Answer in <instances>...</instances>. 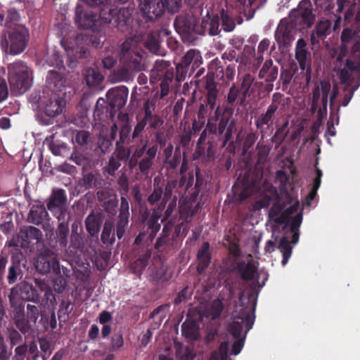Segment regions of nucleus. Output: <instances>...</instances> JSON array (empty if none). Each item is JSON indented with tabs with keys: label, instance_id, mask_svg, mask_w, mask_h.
<instances>
[{
	"label": "nucleus",
	"instance_id": "1",
	"mask_svg": "<svg viewBox=\"0 0 360 360\" xmlns=\"http://www.w3.org/2000/svg\"><path fill=\"white\" fill-rule=\"evenodd\" d=\"M314 18L311 2L309 0L302 1L297 10L292 13L290 22L282 19L275 31L274 37L278 48L288 49L295 39V27L299 30L310 27Z\"/></svg>",
	"mask_w": 360,
	"mask_h": 360
},
{
	"label": "nucleus",
	"instance_id": "2",
	"mask_svg": "<svg viewBox=\"0 0 360 360\" xmlns=\"http://www.w3.org/2000/svg\"><path fill=\"white\" fill-rule=\"evenodd\" d=\"M240 302L232 313L233 321L228 328L235 339L231 348V354L233 355H238L244 346L245 336H241L242 330L245 329L247 333L252 328L255 321L254 311L256 303L255 302L252 307L245 306L241 298Z\"/></svg>",
	"mask_w": 360,
	"mask_h": 360
},
{
	"label": "nucleus",
	"instance_id": "3",
	"mask_svg": "<svg viewBox=\"0 0 360 360\" xmlns=\"http://www.w3.org/2000/svg\"><path fill=\"white\" fill-rule=\"evenodd\" d=\"M132 11L129 7L118 8L112 4H107L100 11L101 23L112 25L122 32L131 29Z\"/></svg>",
	"mask_w": 360,
	"mask_h": 360
},
{
	"label": "nucleus",
	"instance_id": "4",
	"mask_svg": "<svg viewBox=\"0 0 360 360\" xmlns=\"http://www.w3.org/2000/svg\"><path fill=\"white\" fill-rule=\"evenodd\" d=\"M8 78L11 91L15 95L22 94L32 86V70L21 60L8 65Z\"/></svg>",
	"mask_w": 360,
	"mask_h": 360
},
{
	"label": "nucleus",
	"instance_id": "5",
	"mask_svg": "<svg viewBox=\"0 0 360 360\" xmlns=\"http://www.w3.org/2000/svg\"><path fill=\"white\" fill-rule=\"evenodd\" d=\"M148 140L141 139V144L135 146L133 153L127 161L130 169L132 170L138 166L141 174H148L154 164L158 146L157 144H154L148 147Z\"/></svg>",
	"mask_w": 360,
	"mask_h": 360
},
{
	"label": "nucleus",
	"instance_id": "6",
	"mask_svg": "<svg viewBox=\"0 0 360 360\" xmlns=\"http://www.w3.org/2000/svg\"><path fill=\"white\" fill-rule=\"evenodd\" d=\"M29 39V30L25 25H18L8 30L7 34H1V46L6 53L15 56L25 51Z\"/></svg>",
	"mask_w": 360,
	"mask_h": 360
},
{
	"label": "nucleus",
	"instance_id": "7",
	"mask_svg": "<svg viewBox=\"0 0 360 360\" xmlns=\"http://www.w3.org/2000/svg\"><path fill=\"white\" fill-rule=\"evenodd\" d=\"M213 111L206 120V126L210 134L222 136L221 147L224 148L233 137L234 123H229V118L221 112L219 104Z\"/></svg>",
	"mask_w": 360,
	"mask_h": 360
},
{
	"label": "nucleus",
	"instance_id": "8",
	"mask_svg": "<svg viewBox=\"0 0 360 360\" xmlns=\"http://www.w3.org/2000/svg\"><path fill=\"white\" fill-rule=\"evenodd\" d=\"M119 56L121 63L136 74L144 70L146 67L142 50L132 38L127 39L121 44Z\"/></svg>",
	"mask_w": 360,
	"mask_h": 360
},
{
	"label": "nucleus",
	"instance_id": "9",
	"mask_svg": "<svg viewBox=\"0 0 360 360\" xmlns=\"http://www.w3.org/2000/svg\"><path fill=\"white\" fill-rule=\"evenodd\" d=\"M340 79L342 84H354V88H345L341 103L338 105L347 106L353 97L354 91L360 85V62L356 63L347 58L342 69L340 72Z\"/></svg>",
	"mask_w": 360,
	"mask_h": 360
},
{
	"label": "nucleus",
	"instance_id": "10",
	"mask_svg": "<svg viewBox=\"0 0 360 360\" xmlns=\"http://www.w3.org/2000/svg\"><path fill=\"white\" fill-rule=\"evenodd\" d=\"M174 69L168 60H157L150 72L151 83L160 82V98L166 96L169 91V85L175 77Z\"/></svg>",
	"mask_w": 360,
	"mask_h": 360
},
{
	"label": "nucleus",
	"instance_id": "11",
	"mask_svg": "<svg viewBox=\"0 0 360 360\" xmlns=\"http://www.w3.org/2000/svg\"><path fill=\"white\" fill-rule=\"evenodd\" d=\"M203 59L201 53L195 49H189L176 65L175 79L182 82L187 77L193 75L195 70L202 65Z\"/></svg>",
	"mask_w": 360,
	"mask_h": 360
},
{
	"label": "nucleus",
	"instance_id": "12",
	"mask_svg": "<svg viewBox=\"0 0 360 360\" xmlns=\"http://www.w3.org/2000/svg\"><path fill=\"white\" fill-rule=\"evenodd\" d=\"M143 116L138 120L134 127V136H137L139 134H142L148 125V129L156 130L160 128L163 124L164 121L162 117L155 114V103L154 101L147 99L143 106Z\"/></svg>",
	"mask_w": 360,
	"mask_h": 360
},
{
	"label": "nucleus",
	"instance_id": "13",
	"mask_svg": "<svg viewBox=\"0 0 360 360\" xmlns=\"http://www.w3.org/2000/svg\"><path fill=\"white\" fill-rule=\"evenodd\" d=\"M219 95L217 83L214 82L212 76L209 75L205 85V100L201 103L197 111L198 118L206 120L209 115L217 106V101Z\"/></svg>",
	"mask_w": 360,
	"mask_h": 360
},
{
	"label": "nucleus",
	"instance_id": "14",
	"mask_svg": "<svg viewBox=\"0 0 360 360\" xmlns=\"http://www.w3.org/2000/svg\"><path fill=\"white\" fill-rule=\"evenodd\" d=\"M174 26L176 32L188 40H193L198 34H204L202 27L197 24L196 19L191 15L181 14L177 15L174 22Z\"/></svg>",
	"mask_w": 360,
	"mask_h": 360
},
{
	"label": "nucleus",
	"instance_id": "15",
	"mask_svg": "<svg viewBox=\"0 0 360 360\" xmlns=\"http://www.w3.org/2000/svg\"><path fill=\"white\" fill-rule=\"evenodd\" d=\"M295 58L300 70L304 71V76L307 84H309L311 79V53L307 41L302 38L297 41Z\"/></svg>",
	"mask_w": 360,
	"mask_h": 360
},
{
	"label": "nucleus",
	"instance_id": "16",
	"mask_svg": "<svg viewBox=\"0 0 360 360\" xmlns=\"http://www.w3.org/2000/svg\"><path fill=\"white\" fill-rule=\"evenodd\" d=\"M282 97L283 94L280 93L274 94L271 103L267 107L265 112H263L258 117H255V127L261 133L264 131L265 126H266L267 128H269L273 125L274 120L278 113V105L281 102Z\"/></svg>",
	"mask_w": 360,
	"mask_h": 360
},
{
	"label": "nucleus",
	"instance_id": "17",
	"mask_svg": "<svg viewBox=\"0 0 360 360\" xmlns=\"http://www.w3.org/2000/svg\"><path fill=\"white\" fill-rule=\"evenodd\" d=\"M41 231L32 226H25L20 229L17 239H12L9 241V247H18L22 249H28L32 240L39 241L41 239Z\"/></svg>",
	"mask_w": 360,
	"mask_h": 360
},
{
	"label": "nucleus",
	"instance_id": "18",
	"mask_svg": "<svg viewBox=\"0 0 360 360\" xmlns=\"http://www.w3.org/2000/svg\"><path fill=\"white\" fill-rule=\"evenodd\" d=\"M36 270L41 274H47L52 270L55 274H60V263L54 253L45 250L37 257L35 263Z\"/></svg>",
	"mask_w": 360,
	"mask_h": 360
},
{
	"label": "nucleus",
	"instance_id": "19",
	"mask_svg": "<svg viewBox=\"0 0 360 360\" xmlns=\"http://www.w3.org/2000/svg\"><path fill=\"white\" fill-rule=\"evenodd\" d=\"M67 196L65 190L58 188L53 190V193L47 202V208L51 212H54V215L58 221L62 219L63 215H67V220H69L70 215L66 210H63L62 207L66 203Z\"/></svg>",
	"mask_w": 360,
	"mask_h": 360
},
{
	"label": "nucleus",
	"instance_id": "20",
	"mask_svg": "<svg viewBox=\"0 0 360 360\" xmlns=\"http://www.w3.org/2000/svg\"><path fill=\"white\" fill-rule=\"evenodd\" d=\"M27 221L47 230L50 226V217L44 205H33L28 213Z\"/></svg>",
	"mask_w": 360,
	"mask_h": 360
},
{
	"label": "nucleus",
	"instance_id": "21",
	"mask_svg": "<svg viewBox=\"0 0 360 360\" xmlns=\"http://www.w3.org/2000/svg\"><path fill=\"white\" fill-rule=\"evenodd\" d=\"M140 6L143 16L150 21L157 20L165 11V5L163 0H144Z\"/></svg>",
	"mask_w": 360,
	"mask_h": 360
},
{
	"label": "nucleus",
	"instance_id": "22",
	"mask_svg": "<svg viewBox=\"0 0 360 360\" xmlns=\"http://www.w3.org/2000/svg\"><path fill=\"white\" fill-rule=\"evenodd\" d=\"M128 94V88L125 86L111 88L106 94L108 105L114 110L121 109L126 104Z\"/></svg>",
	"mask_w": 360,
	"mask_h": 360
},
{
	"label": "nucleus",
	"instance_id": "23",
	"mask_svg": "<svg viewBox=\"0 0 360 360\" xmlns=\"http://www.w3.org/2000/svg\"><path fill=\"white\" fill-rule=\"evenodd\" d=\"M120 200L119 215L116 223V236L119 239H121L125 233L126 229L128 226L130 215L128 200L125 196L122 195Z\"/></svg>",
	"mask_w": 360,
	"mask_h": 360
},
{
	"label": "nucleus",
	"instance_id": "24",
	"mask_svg": "<svg viewBox=\"0 0 360 360\" xmlns=\"http://www.w3.org/2000/svg\"><path fill=\"white\" fill-rule=\"evenodd\" d=\"M158 208L154 209L151 216H150V212L145 210L141 214V221L146 223L148 233V238L152 241L156 236L161 228V224L158 223V220L161 217V212Z\"/></svg>",
	"mask_w": 360,
	"mask_h": 360
},
{
	"label": "nucleus",
	"instance_id": "25",
	"mask_svg": "<svg viewBox=\"0 0 360 360\" xmlns=\"http://www.w3.org/2000/svg\"><path fill=\"white\" fill-rule=\"evenodd\" d=\"M262 176H251L245 178L243 183V188L239 195L240 201L258 194L261 190Z\"/></svg>",
	"mask_w": 360,
	"mask_h": 360
},
{
	"label": "nucleus",
	"instance_id": "26",
	"mask_svg": "<svg viewBox=\"0 0 360 360\" xmlns=\"http://www.w3.org/2000/svg\"><path fill=\"white\" fill-rule=\"evenodd\" d=\"M174 223L169 221L163 226L161 235L158 238L155 244V248L159 250L164 245L176 246L177 240L180 239L178 236L174 235L173 231Z\"/></svg>",
	"mask_w": 360,
	"mask_h": 360
},
{
	"label": "nucleus",
	"instance_id": "27",
	"mask_svg": "<svg viewBox=\"0 0 360 360\" xmlns=\"http://www.w3.org/2000/svg\"><path fill=\"white\" fill-rule=\"evenodd\" d=\"M98 200L101 202L103 210L109 217H114L117 214L118 199L116 195L110 194L105 190L97 192Z\"/></svg>",
	"mask_w": 360,
	"mask_h": 360
},
{
	"label": "nucleus",
	"instance_id": "28",
	"mask_svg": "<svg viewBox=\"0 0 360 360\" xmlns=\"http://www.w3.org/2000/svg\"><path fill=\"white\" fill-rule=\"evenodd\" d=\"M97 15L91 11H83L82 7H76L75 22L84 29H92L96 26Z\"/></svg>",
	"mask_w": 360,
	"mask_h": 360
},
{
	"label": "nucleus",
	"instance_id": "29",
	"mask_svg": "<svg viewBox=\"0 0 360 360\" xmlns=\"http://www.w3.org/2000/svg\"><path fill=\"white\" fill-rule=\"evenodd\" d=\"M134 129L132 131L131 126L129 123L122 124L119 130V139L116 143L123 144H141V139L143 138L142 134L134 136Z\"/></svg>",
	"mask_w": 360,
	"mask_h": 360
},
{
	"label": "nucleus",
	"instance_id": "30",
	"mask_svg": "<svg viewBox=\"0 0 360 360\" xmlns=\"http://www.w3.org/2000/svg\"><path fill=\"white\" fill-rule=\"evenodd\" d=\"M17 289L18 294L22 300L31 302L37 304L40 303L38 291L32 284L23 281L18 285Z\"/></svg>",
	"mask_w": 360,
	"mask_h": 360
},
{
	"label": "nucleus",
	"instance_id": "31",
	"mask_svg": "<svg viewBox=\"0 0 360 360\" xmlns=\"http://www.w3.org/2000/svg\"><path fill=\"white\" fill-rule=\"evenodd\" d=\"M103 219L104 215L103 213H94L93 211L86 217V229L91 237H98Z\"/></svg>",
	"mask_w": 360,
	"mask_h": 360
},
{
	"label": "nucleus",
	"instance_id": "32",
	"mask_svg": "<svg viewBox=\"0 0 360 360\" xmlns=\"http://www.w3.org/2000/svg\"><path fill=\"white\" fill-rule=\"evenodd\" d=\"M11 306L13 307V318L16 326L23 333H27L32 326L26 324V311L25 310V304L22 303L13 304L10 297Z\"/></svg>",
	"mask_w": 360,
	"mask_h": 360
},
{
	"label": "nucleus",
	"instance_id": "33",
	"mask_svg": "<svg viewBox=\"0 0 360 360\" xmlns=\"http://www.w3.org/2000/svg\"><path fill=\"white\" fill-rule=\"evenodd\" d=\"M236 269L243 281H250L253 280L257 266L252 259L248 263L241 260L236 262Z\"/></svg>",
	"mask_w": 360,
	"mask_h": 360
},
{
	"label": "nucleus",
	"instance_id": "34",
	"mask_svg": "<svg viewBox=\"0 0 360 360\" xmlns=\"http://www.w3.org/2000/svg\"><path fill=\"white\" fill-rule=\"evenodd\" d=\"M210 243L208 242H204L202 246L198 251L197 259L198 266L197 271L199 274L203 273L211 263V254L210 252Z\"/></svg>",
	"mask_w": 360,
	"mask_h": 360
},
{
	"label": "nucleus",
	"instance_id": "35",
	"mask_svg": "<svg viewBox=\"0 0 360 360\" xmlns=\"http://www.w3.org/2000/svg\"><path fill=\"white\" fill-rule=\"evenodd\" d=\"M255 77L250 73H246L239 79L238 85L241 96L240 97V105H243L246 102L247 98L252 94L250 90Z\"/></svg>",
	"mask_w": 360,
	"mask_h": 360
},
{
	"label": "nucleus",
	"instance_id": "36",
	"mask_svg": "<svg viewBox=\"0 0 360 360\" xmlns=\"http://www.w3.org/2000/svg\"><path fill=\"white\" fill-rule=\"evenodd\" d=\"M22 254H15L11 256V264L8 267L7 281L9 285L17 282L18 276H22V269L20 268Z\"/></svg>",
	"mask_w": 360,
	"mask_h": 360
},
{
	"label": "nucleus",
	"instance_id": "37",
	"mask_svg": "<svg viewBox=\"0 0 360 360\" xmlns=\"http://www.w3.org/2000/svg\"><path fill=\"white\" fill-rule=\"evenodd\" d=\"M66 82L65 78L56 70H49L46 77L47 88L53 93L62 91Z\"/></svg>",
	"mask_w": 360,
	"mask_h": 360
},
{
	"label": "nucleus",
	"instance_id": "38",
	"mask_svg": "<svg viewBox=\"0 0 360 360\" xmlns=\"http://www.w3.org/2000/svg\"><path fill=\"white\" fill-rule=\"evenodd\" d=\"M278 74V66L274 65L271 59H269L263 64L258 76L260 79H264L267 83H271L277 79Z\"/></svg>",
	"mask_w": 360,
	"mask_h": 360
},
{
	"label": "nucleus",
	"instance_id": "39",
	"mask_svg": "<svg viewBox=\"0 0 360 360\" xmlns=\"http://www.w3.org/2000/svg\"><path fill=\"white\" fill-rule=\"evenodd\" d=\"M20 20V15L15 8H11L0 15V24L9 30H12L13 27L22 25Z\"/></svg>",
	"mask_w": 360,
	"mask_h": 360
},
{
	"label": "nucleus",
	"instance_id": "40",
	"mask_svg": "<svg viewBox=\"0 0 360 360\" xmlns=\"http://www.w3.org/2000/svg\"><path fill=\"white\" fill-rule=\"evenodd\" d=\"M131 70L122 64L121 67L114 70L110 75V79L112 82H132L136 76Z\"/></svg>",
	"mask_w": 360,
	"mask_h": 360
},
{
	"label": "nucleus",
	"instance_id": "41",
	"mask_svg": "<svg viewBox=\"0 0 360 360\" xmlns=\"http://www.w3.org/2000/svg\"><path fill=\"white\" fill-rule=\"evenodd\" d=\"M151 257V252L149 249L146 248L143 250V254L131 264V271L133 274L141 277L143 271L148 264V260Z\"/></svg>",
	"mask_w": 360,
	"mask_h": 360
},
{
	"label": "nucleus",
	"instance_id": "42",
	"mask_svg": "<svg viewBox=\"0 0 360 360\" xmlns=\"http://www.w3.org/2000/svg\"><path fill=\"white\" fill-rule=\"evenodd\" d=\"M331 23L329 20H321L316 26L315 30L310 34V40L313 45L319 43L320 39H324L328 30H330Z\"/></svg>",
	"mask_w": 360,
	"mask_h": 360
},
{
	"label": "nucleus",
	"instance_id": "43",
	"mask_svg": "<svg viewBox=\"0 0 360 360\" xmlns=\"http://www.w3.org/2000/svg\"><path fill=\"white\" fill-rule=\"evenodd\" d=\"M184 158H187L186 152H181L180 146H176L173 155L164 160L167 170L176 171L179 165H181Z\"/></svg>",
	"mask_w": 360,
	"mask_h": 360
},
{
	"label": "nucleus",
	"instance_id": "44",
	"mask_svg": "<svg viewBox=\"0 0 360 360\" xmlns=\"http://www.w3.org/2000/svg\"><path fill=\"white\" fill-rule=\"evenodd\" d=\"M66 217L67 215H63L62 219L58 221L59 225L56 231L58 241L63 248L66 247L68 243V235L70 232L68 221H65Z\"/></svg>",
	"mask_w": 360,
	"mask_h": 360
},
{
	"label": "nucleus",
	"instance_id": "45",
	"mask_svg": "<svg viewBox=\"0 0 360 360\" xmlns=\"http://www.w3.org/2000/svg\"><path fill=\"white\" fill-rule=\"evenodd\" d=\"M63 108L62 101L54 97L50 98L45 104L44 113L50 117H54L62 112Z\"/></svg>",
	"mask_w": 360,
	"mask_h": 360
},
{
	"label": "nucleus",
	"instance_id": "46",
	"mask_svg": "<svg viewBox=\"0 0 360 360\" xmlns=\"http://www.w3.org/2000/svg\"><path fill=\"white\" fill-rule=\"evenodd\" d=\"M114 228V223L112 219H108L103 224V229L101 236V240L105 245H110L115 243V233H112Z\"/></svg>",
	"mask_w": 360,
	"mask_h": 360
},
{
	"label": "nucleus",
	"instance_id": "47",
	"mask_svg": "<svg viewBox=\"0 0 360 360\" xmlns=\"http://www.w3.org/2000/svg\"><path fill=\"white\" fill-rule=\"evenodd\" d=\"M146 47L153 54L165 56V51L161 48L158 36L154 34H150L147 36L146 40Z\"/></svg>",
	"mask_w": 360,
	"mask_h": 360
},
{
	"label": "nucleus",
	"instance_id": "48",
	"mask_svg": "<svg viewBox=\"0 0 360 360\" xmlns=\"http://www.w3.org/2000/svg\"><path fill=\"white\" fill-rule=\"evenodd\" d=\"M136 145L132 144L130 146H126L125 144L115 143V150L112 155L120 160L127 162Z\"/></svg>",
	"mask_w": 360,
	"mask_h": 360
},
{
	"label": "nucleus",
	"instance_id": "49",
	"mask_svg": "<svg viewBox=\"0 0 360 360\" xmlns=\"http://www.w3.org/2000/svg\"><path fill=\"white\" fill-rule=\"evenodd\" d=\"M42 311L40 305L27 304L26 305V324L31 326L30 323H32L35 326Z\"/></svg>",
	"mask_w": 360,
	"mask_h": 360
},
{
	"label": "nucleus",
	"instance_id": "50",
	"mask_svg": "<svg viewBox=\"0 0 360 360\" xmlns=\"http://www.w3.org/2000/svg\"><path fill=\"white\" fill-rule=\"evenodd\" d=\"M353 19L356 22H360V0H352V4H350L345 12V21L350 22Z\"/></svg>",
	"mask_w": 360,
	"mask_h": 360
},
{
	"label": "nucleus",
	"instance_id": "51",
	"mask_svg": "<svg viewBox=\"0 0 360 360\" xmlns=\"http://www.w3.org/2000/svg\"><path fill=\"white\" fill-rule=\"evenodd\" d=\"M214 74L217 75V77L221 76L224 77V67L221 64V61L216 58L213 59L208 65V72L205 76V83L207 82V77L209 75L212 76L214 82Z\"/></svg>",
	"mask_w": 360,
	"mask_h": 360
},
{
	"label": "nucleus",
	"instance_id": "52",
	"mask_svg": "<svg viewBox=\"0 0 360 360\" xmlns=\"http://www.w3.org/2000/svg\"><path fill=\"white\" fill-rule=\"evenodd\" d=\"M278 249L282 253L283 259L282 265L285 266L292 255V248L288 239L285 236H283L279 241Z\"/></svg>",
	"mask_w": 360,
	"mask_h": 360
},
{
	"label": "nucleus",
	"instance_id": "53",
	"mask_svg": "<svg viewBox=\"0 0 360 360\" xmlns=\"http://www.w3.org/2000/svg\"><path fill=\"white\" fill-rule=\"evenodd\" d=\"M220 20L224 31L232 32L236 27L234 19L229 14V12L224 8L220 11Z\"/></svg>",
	"mask_w": 360,
	"mask_h": 360
},
{
	"label": "nucleus",
	"instance_id": "54",
	"mask_svg": "<svg viewBox=\"0 0 360 360\" xmlns=\"http://www.w3.org/2000/svg\"><path fill=\"white\" fill-rule=\"evenodd\" d=\"M338 88L337 87H333V90H332V94H331V96H330V117H329V121H328V124H332L333 121V122L335 123L336 117H337V116H339L338 115V112H339V110H340V105H338L336 108H335V107H334V105H335V98L338 96Z\"/></svg>",
	"mask_w": 360,
	"mask_h": 360
},
{
	"label": "nucleus",
	"instance_id": "55",
	"mask_svg": "<svg viewBox=\"0 0 360 360\" xmlns=\"http://www.w3.org/2000/svg\"><path fill=\"white\" fill-rule=\"evenodd\" d=\"M77 44H90L94 48H98L101 46V39L96 34H84L77 37L75 39Z\"/></svg>",
	"mask_w": 360,
	"mask_h": 360
},
{
	"label": "nucleus",
	"instance_id": "56",
	"mask_svg": "<svg viewBox=\"0 0 360 360\" xmlns=\"http://www.w3.org/2000/svg\"><path fill=\"white\" fill-rule=\"evenodd\" d=\"M103 80V75L94 69H89L86 72V82L89 86H94L100 84Z\"/></svg>",
	"mask_w": 360,
	"mask_h": 360
},
{
	"label": "nucleus",
	"instance_id": "57",
	"mask_svg": "<svg viewBox=\"0 0 360 360\" xmlns=\"http://www.w3.org/2000/svg\"><path fill=\"white\" fill-rule=\"evenodd\" d=\"M241 96L239 87L233 83L230 87L229 92L226 96V102L230 105H233L235 103L240 105V97Z\"/></svg>",
	"mask_w": 360,
	"mask_h": 360
},
{
	"label": "nucleus",
	"instance_id": "58",
	"mask_svg": "<svg viewBox=\"0 0 360 360\" xmlns=\"http://www.w3.org/2000/svg\"><path fill=\"white\" fill-rule=\"evenodd\" d=\"M288 126V122L286 121L281 127L276 129L275 134L271 138L272 142L276 143L278 146L285 141L288 135V131H286Z\"/></svg>",
	"mask_w": 360,
	"mask_h": 360
},
{
	"label": "nucleus",
	"instance_id": "59",
	"mask_svg": "<svg viewBox=\"0 0 360 360\" xmlns=\"http://www.w3.org/2000/svg\"><path fill=\"white\" fill-rule=\"evenodd\" d=\"M173 198V186L170 183H167L163 191L162 200L158 205V210L159 211H163L166 207L167 202H169Z\"/></svg>",
	"mask_w": 360,
	"mask_h": 360
},
{
	"label": "nucleus",
	"instance_id": "60",
	"mask_svg": "<svg viewBox=\"0 0 360 360\" xmlns=\"http://www.w3.org/2000/svg\"><path fill=\"white\" fill-rule=\"evenodd\" d=\"M283 209V205L279 201L274 202L272 207L270 208L269 213V217L276 222H281V219H283V215L282 213Z\"/></svg>",
	"mask_w": 360,
	"mask_h": 360
},
{
	"label": "nucleus",
	"instance_id": "61",
	"mask_svg": "<svg viewBox=\"0 0 360 360\" xmlns=\"http://www.w3.org/2000/svg\"><path fill=\"white\" fill-rule=\"evenodd\" d=\"M176 355L179 360H193L195 356L190 347L182 345L176 347Z\"/></svg>",
	"mask_w": 360,
	"mask_h": 360
},
{
	"label": "nucleus",
	"instance_id": "62",
	"mask_svg": "<svg viewBox=\"0 0 360 360\" xmlns=\"http://www.w3.org/2000/svg\"><path fill=\"white\" fill-rule=\"evenodd\" d=\"M121 160L115 158L113 155L110 156L108 164L104 167V172L110 176H115L116 171L121 166Z\"/></svg>",
	"mask_w": 360,
	"mask_h": 360
},
{
	"label": "nucleus",
	"instance_id": "63",
	"mask_svg": "<svg viewBox=\"0 0 360 360\" xmlns=\"http://www.w3.org/2000/svg\"><path fill=\"white\" fill-rule=\"evenodd\" d=\"M46 63L49 66H53L59 70L65 69L63 56L58 51H53L46 60Z\"/></svg>",
	"mask_w": 360,
	"mask_h": 360
},
{
	"label": "nucleus",
	"instance_id": "64",
	"mask_svg": "<svg viewBox=\"0 0 360 360\" xmlns=\"http://www.w3.org/2000/svg\"><path fill=\"white\" fill-rule=\"evenodd\" d=\"M196 326L193 322H184L181 325V333L186 338L194 339L196 335Z\"/></svg>",
	"mask_w": 360,
	"mask_h": 360
}]
</instances>
